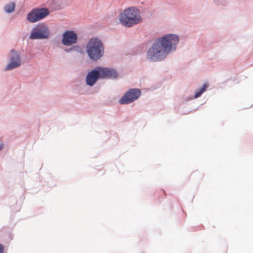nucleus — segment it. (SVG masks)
I'll list each match as a JSON object with an SVG mask.
<instances>
[{"instance_id":"nucleus-1","label":"nucleus","mask_w":253,"mask_h":253,"mask_svg":"<svg viewBox=\"0 0 253 253\" xmlns=\"http://www.w3.org/2000/svg\"><path fill=\"white\" fill-rule=\"evenodd\" d=\"M179 42V37L175 34H165L158 38L147 52L148 60L153 62L165 60L169 53L176 50Z\"/></svg>"},{"instance_id":"nucleus-2","label":"nucleus","mask_w":253,"mask_h":253,"mask_svg":"<svg viewBox=\"0 0 253 253\" xmlns=\"http://www.w3.org/2000/svg\"><path fill=\"white\" fill-rule=\"evenodd\" d=\"M119 16L120 23L127 28L132 27L142 21L139 10L134 6L124 9Z\"/></svg>"},{"instance_id":"nucleus-3","label":"nucleus","mask_w":253,"mask_h":253,"mask_svg":"<svg viewBox=\"0 0 253 253\" xmlns=\"http://www.w3.org/2000/svg\"><path fill=\"white\" fill-rule=\"evenodd\" d=\"M104 45L98 37L91 38L86 46V52L89 58L96 62L100 59L104 54Z\"/></svg>"},{"instance_id":"nucleus-4","label":"nucleus","mask_w":253,"mask_h":253,"mask_svg":"<svg viewBox=\"0 0 253 253\" xmlns=\"http://www.w3.org/2000/svg\"><path fill=\"white\" fill-rule=\"evenodd\" d=\"M49 14L50 11L47 7H35L27 14L26 19L31 23H36Z\"/></svg>"},{"instance_id":"nucleus-5","label":"nucleus","mask_w":253,"mask_h":253,"mask_svg":"<svg viewBox=\"0 0 253 253\" xmlns=\"http://www.w3.org/2000/svg\"><path fill=\"white\" fill-rule=\"evenodd\" d=\"M48 27L42 23L34 27L31 30L29 39L31 40H44L49 37Z\"/></svg>"},{"instance_id":"nucleus-6","label":"nucleus","mask_w":253,"mask_h":253,"mask_svg":"<svg viewBox=\"0 0 253 253\" xmlns=\"http://www.w3.org/2000/svg\"><path fill=\"white\" fill-rule=\"evenodd\" d=\"M141 93L142 91L139 88H130L119 99L118 102L121 105L129 104L136 100Z\"/></svg>"},{"instance_id":"nucleus-7","label":"nucleus","mask_w":253,"mask_h":253,"mask_svg":"<svg viewBox=\"0 0 253 253\" xmlns=\"http://www.w3.org/2000/svg\"><path fill=\"white\" fill-rule=\"evenodd\" d=\"M78 35L73 30H66L62 34L61 43L65 46H71L77 42Z\"/></svg>"},{"instance_id":"nucleus-8","label":"nucleus","mask_w":253,"mask_h":253,"mask_svg":"<svg viewBox=\"0 0 253 253\" xmlns=\"http://www.w3.org/2000/svg\"><path fill=\"white\" fill-rule=\"evenodd\" d=\"M101 79L116 80L119 76L117 70L115 68H110L98 66Z\"/></svg>"},{"instance_id":"nucleus-9","label":"nucleus","mask_w":253,"mask_h":253,"mask_svg":"<svg viewBox=\"0 0 253 253\" xmlns=\"http://www.w3.org/2000/svg\"><path fill=\"white\" fill-rule=\"evenodd\" d=\"M99 69L98 66H96L87 73L85 77L86 85L92 86L99 79H101Z\"/></svg>"},{"instance_id":"nucleus-10","label":"nucleus","mask_w":253,"mask_h":253,"mask_svg":"<svg viewBox=\"0 0 253 253\" xmlns=\"http://www.w3.org/2000/svg\"><path fill=\"white\" fill-rule=\"evenodd\" d=\"M9 59L19 62L21 65V59L19 53L14 49H12L10 52Z\"/></svg>"},{"instance_id":"nucleus-11","label":"nucleus","mask_w":253,"mask_h":253,"mask_svg":"<svg viewBox=\"0 0 253 253\" xmlns=\"http://www.w3.org/2000/svg\"><path fill=\"white\" fill-rule=\"evenodd\" d=\"M50 7L53 10H58L63 8L61 0H52L50 3Z\"/></svg>"},{"instance_id":"nucleus-12","label":"nucleus","mask_w":253,"mask_h":253,"mask_svg":"<svg viewBox=\"0 0 253 253\" xmlns=\"http://www.w3.org/2000/svg\"><path fill=\"white\" fill-rule=\"evenodd\" d=\"M21 66L18 62L9 59V62L5 68V71H9L17 68Z\"/></svg>"},{"instance_id":"nucleus-13","label":"nucleus","mask_w":253,"mask_h":253,"mask_svg":"<svg viewBox=\"0 0 253 253\" xmlns=\"http://www.w3.org/2000/svg\"><path fill=\"white\" fill-rule=\"evenodd\" d=\"M15 8V4L13 2H9L3 7V10L7 13H12Z\"/></svg>"},{"instance_id":"nucleus-14","label":"nucleus","mask_w":253,"mask_h":253,"mask_svg":"<svg viewBox=\"0 0 253 253\" xmlns=\"http://www.w3.org/2000/svg\"><path fill=\"white\" fill-rule=\"evenodd\" d=\"M208 87V85L207 84H204L202 87L198 89L195 93L194 98H197L201 96V95L205 92Z\"/></svg>"},{"instance_id":"nucleus-15","label":"nucleus","mask_w":253,"mask_h":253,"mask_svg":"<svg viewBox=\"0 0 253 253\" xmlns=\"http://www.w3.org/2000/svg\"><path fill=\"white\" fill-rule=\"evenodd\" d=\"M214 3L218 5H226L228 4V0H213Z\"/></svg>"},{"instance_id":"nucleus-16","label":"nucleus","mask_w":253,"mask_h":253,"mask_svg":"<svg viewBox=\"0 0 253 253\" xmlns=\"http://www.w3.org/2000/svg\"><path fill=\"white\" fill-rule=\"evenodd\" d=\"M71 48L72 51H75L80 53L82 52V47L80 45L73 44Z\"/></svg>"},{"instance_id":"nucleus-17","label":"nucleus","mask_w":253,"mask_h":253,"mask_svg":"<svg viewBox=\"0 0 253 253\" xmlns=\"http://www.w3.org/2000/svg\"><path fill=\"white\" fill-rule=\"evenodd\" d=\"M193 98H194V96H188V97H185L184 98V100L186 101H188L192 100Z\"/></svg>"},{"instance_id":"nucleus-18","label":"nucleus","mask_w":253,"mask_h":253,"mask_svg":"<svg viewBox=\"0 0 253 253\" xmlns=\"http://www.w3.org/2000/svg\"><path fill=\"white\" fill-rule=\"evenodd\" d=\"M4 247L3 245L0 244V253H4Z\"/></svg>"},{"instance_id":"nucleus-19","label":"nucleus","mask_w":253,"mask_h":253,"mask_svg":"<svg viewBox=\"0 0 253 253\" xmlns=\"http://www.w3.org/2000/svg\"><path fill=\"white\" fill-rule=\"evenodd\" d=\"M64 50L67 52V53H70V52H71V48L70 47V48H66L64 49Z\"/></svg>"},{"instance_id":"nucleus-20","label":"nucleus","mask_w":253,"mask_h":253,"mask_svg":"<svg viewBox=\"0 0 253 253\" xmlns=\"http://www.w3.org/2000/svg\"><path fill=\"white\" fill-rule=\"evenodd\" d=\"M3 148V145L0 144V150H1Z\"/></svg>"}]
</instances>
